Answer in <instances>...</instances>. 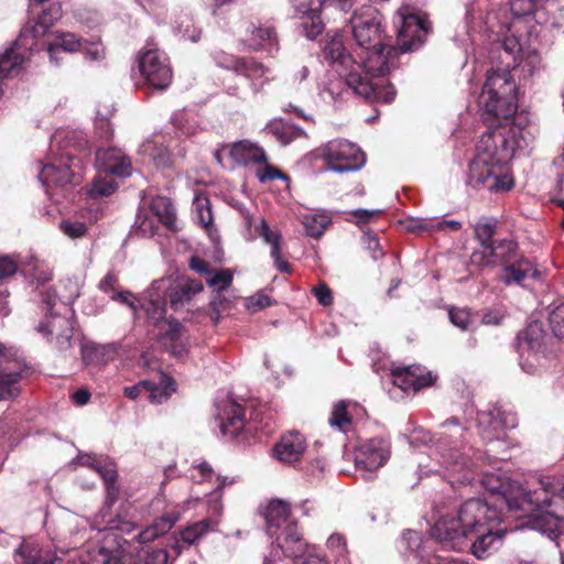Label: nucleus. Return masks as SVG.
I'll list each match as a JSON object with an SVG mask.
<instances>
[{
	"mask_svg": "<svg viewBox=\"0 0 564 564\" xmlns=\"http://www.w3.org/2000/svg\"><path fill=\"white\" fill-rule=\"evenodd\" d=\"M402 542L411 552H416L422 544V538L417 531L408 530L402 535Z\"/></svg>",
	"mask_w": 564,
	"mask_h": 564,
	"instance_id": "338daca9",
	"label": "nucleus"
},
{
	"mask_svg": "<svg viewBox=\"0 0 564 564\" xmlns=\"http://www.w3.org/2000/svg\"><path fill=\"white\" fill-rule=\"evenodd\" d=\"M306 448L305 438L299 432H290L274 446L275 457L286 464L297 462Z\"/></svg>",
	"mask_w": 564,
	"mask_h": 564,
	"instance_id": "393cba45",
	"label": "nucleus"
},
{
	"mask_svg": "<svg viewBox=\"0 0 564 564\" xmlns=\"http://www.w3.org/2000/svg\"><path fill=\"white\" fill-rule=\"evenodd\" d=\"M174 391V379L164 373H161L159 383H154L149 380V387H147L150 402L156 404L165 402Z\"/></svg>",
	"mask_w": 564,
	"mask_h": 564,
	"instance_id": "e433bc0d",
	"label": "nucleus"
},
{
	"mask_svg": "<svg viewBox=\"0 0 564 564\" xmlns=\"http://www.w3.org/2000/svg\"><path fill=\"white\" fill-rule=\"evenodd\" d=\"M218 420L221 433L236 437L246 424L245 410L240 404L227 401L218 414Z\"/></svg>",
	"mask_w": 564,
	"mask_h": 564,
	"instance_id": "b1692460",
	"label": "nucleus"
},
{
	"mask_svg": "<svg viewBox=\"0 0 564 564\" xmlns=\"http://www.w3.org/2000/svg\"><path fill=\"white\" fill-rule=\"evenodd\" d=\"M392 383L403 391H417L431 386L434 378L420 366L398 367L391 370Z\"/></svg>",
	"mask_w": 564,
	"mask_h": 564,
	"instance_id": "412c9836",
	"label": "nucleus"
},
{
	"mask_svg": "<svg viewBox=\"0 0 564 564\" xmlns=\"http://www.w3.org/2000/svg\"><path fill=\"white\" fill-rule=\"evenodd\" d=\"M227 68L242 75L250 82L253 93H260L264 85L269 83V68L261 62L251 56H231L228 58Z\"/></svg>",
	"mask_w": 564,
	"mask_h": 564,
	"instance_id": "dca6fc26",
	"label": "nucleus"
},
{
	"mask_svg": "<svg viewBox=\"0 0 564 564\" xmlns=\"http://www.w3.org/2000/svg\"><path fill=\"white\" fill-rule=\"evenodd\" d=\"M70 286L68 294L62 296L56 294L52 288L40 292L42 304L45 305V318L36 326V332L47 339L55 338L59 348L69 345L73 337V325L70 315H73V303L78 297V286L72 281L67 282Z\"/></svg>",
	"mask_w": 564,
	"mask_h": 564,
	"instance_id": "423d86ee",
	"label": "nucleus"
},
{
	"mask_svg": "<svg viewBox=\"0 0 564 564\" xmlns=\"http://www.w3.org/2000/svg\"><path fill=\"white\" fill-rule=\"evenodd\" d=\"M189 268L195 271L196 273H198L199 275L204 276L205 280L207 279V276L210 274V272L213 271V267L210 265L209 262H207L206 260L197 257V256H194L189 259V263H188Z\"/></svg>",
	"mask_w": 564,
	"mask_h": 564,
	"instance_id": "e2e57ef3",
	"label": "nucleus"
},
{
	"mask_svg": "<svg viewBox=\"0 0 564 564\" xmlns=\"http://www.w3.org/2000/svg\"><path fill=\"white\" fill-rule=\"evenodd\" d=\"M62 17V7L59 4H52L50 8L39 17L36 23L31 28H24L20 33V39L31 37L32 40L44 35L47 30Z\"/></svg>",
	"mask_w": 564,
	"mask_h": 564,
	"instance_id": "2f4dec72",
	"label": "nucleus"
},
{
	"mask_svg": "<svg viewBox=\"0 0 564 564\" xmlns=\"http://www.w3.org/2000/svg\"><path fill=\"white\" fill-rule=\"evenodd\" d=\"M506 315L507 312L502 307L489 308L482 314L481 323L488 326H498L503 322Z\"/></svg>",
	"mask_w": 564,
	"mask_h": 564,
	"instance_id": "bf43d9fd",
	"label": "nucleus"
},
{
	"mask_svg": "<svg viewBox=\"0 0 564 564\" xmlns=\"http://www.w3.org/2000/svg\"><path fill=\"white\" fill-rule=\"evenodd\" d=\"M96 162L101 173L119 177H127L132 171L130 159L116 148L98 150Z\"/></svg>",
	"mask_w": 564,
	"mask_h": 564,
	"instance_id": "4be33fe9",
	"label": "nucleus"
},
{
	"mask_svg": "<svg viewBox=\"0 0 564 564\" xmlns=\"http://www.w3.org/2000/svg\"><path fill=\"white\" fill-rule=\"evenodd\" d=\"M496 224L495 219H481L475 225L476 238L480 241L481 248L486 250H489L496 243L492 240L496 234Z\"/></svg>",
	"mask_w": 564,
	"mask_h": 564,
	"instance_id": "de8ad7c7",
	"label": "nucleus"
},
{
	"mask_svg": "<svg viewBox=\"0 0 564 564\" xmlns=\"http://www.w3.org/2000/svg\"><path fill=\"white\" fill-rule=\"evenodd\" d=\"M169 288V280L161 279L152 282L140 300L139 308L154 323L161 322L165 315V295Z\"/></svg>",
	"mask_w": 564,
	"mask_h": 564,
	"instance_id": "6ab92c4d",
	"label": "nucleus"
},
{
	"mask_svg": "<svg viewBox=\"0 0 564 564\" xmlns=\"http://www.w3.org/2000/svg\"><path fill=\"white\" fill-rule=\"evenodd\" d=\"M478 421L481 436L487 441L498 440L502 431L514 429L518 425L516 413L500 405H495L490 410L479 413Z\"/></svg>",
	"mask_w": 564,
	"mask_h": 564,
	"instance_id": "4468645a",
	"label": "nucleus"
},
{
	"mask_svg": "<svg viewBox=\"0 0 564 564\" xmlns=\"http://www.w3.org/2000/svg\"><path fill=\"white\" fill-rule=\"evenodd\" d=\"M296 15L303 20L302 28L305 35L313 40L323 31L321 10L323 0H291Z\"/></svg>",
	"mask_w": 564,
	"mask_h": 564,
	"instance_id": "aec40b11",
	"label": "nucleus"
},
{
	"mask_svg": "<svg viewBox=\"0 0 564 564\" xmlns=\"http://www.w3.org/2000/svg\"><path fill=\"white\" fill-rule=\"evenodd\" d=\"M218 522L207 518L188 524L182 532L181 539L184 543L193 545L200 541L207 533L217 529Z\"/></svg>",
	"mask_w": 564,
	"mask_h": 564,
	"instance_id": "c9c22d12",
	"label": "nucleus"
},
{
	"mask_svg": "<svg viewBox=\"0 0 564 564\" xmlns=\"http://www.w3.org/2000/svg\"><path fill=\"white\" fill-rule=\"evenodd\" d=\"M167 553L164 550H155L149 553L143 560H140L135 564H166Z\"/></svg>",
	"mask_w": 564,
	"mask_h": 564,
	"instance_id": "774afa93",
	"label": "nucleus"
},
{
	"mask_svg": "<svg viewBox=\"0 0 564 564\" xmlns=\"http://www.w3.org/2000/svg\"><path fill=\"white\" fill-rule=\"evenodd\" d=\"M327 547L336 557H345L347 554V543L344 535L339 533L332 534L327 540Z\"/></svg>",
	"mask_w": 564,
	"mask_h": 564,
	"instance_id": "13d9d810",
	"label": "nucleus"
},
{
	"mask_svg": "<svg viewBox=\"0 0 564 564\" xmlns=\"http://www.w3.org/2000/svg\"><path fill=\"white\" fill-rule=\"evenodd\" d=\"M83 43L73 33H62L55 43L48 45L50 58L57 59L56 54L62 50L63 52H77L82 50Z\"/></svg>",
	"mask_w": 564,
	"mask_h": 564,
	"instance_id": "79ce46f5",
	"label": "nucleus"
},
{
	"mask_svg": "<svg viewBox=\"0 0 564 564\" xmlns=\"http://www.w3.org/2000/svg\"><path fill=\"white\" fill-rule=\"evenodd\" d=\"M528 145L523 129L516 124H498L484 133L477 144L476 159L469 165L468 183L476 188L500 192L513 186L503 172L517 150Z\"/></svg>",
	"mask_w": 564,
	"mask_h": 564,
	"instance_id": "20e7f679",
	"label": "nucleus"
},
{
	"mask_svg": "<svg viewBox=\"0 0 564 564\" xmlns=\"http://www.w3.org/2000/svg\"><path fill=\"white\" fill-rule=\"evenodd\" d=\"M544 339L545 333L539 322L529 324L517 336L520 366L525 372L533 373L536 371L540 358L544 354Z\"/></svg>",
	"mask_w": 564,
	"mask_h": 564,
	"instance_id": "9b49d317",
	"label": "nucleus"
},
{
	"mask_svg": "<svg viewBox=\"0 0 564 564\" xmlns=\"http://www.w3.org/2000/svg\"><path fill=\"white\" fill-rule=\"evenodd\" d=\"M169 302L174 311H178L188 305L192 300L203 292L204 285L200 281L185 279L174 286H169Z\"/></svg>",
	"mask_w": 564,
	"mask_h": 564,
	"instance_id": "a878e982",
	"label": "nucleus"
},
{
	"mask_svg": "<svg viewBox=\"0 0 564 564\" xmlns=\"http://www.w3.org/2000/svg\"><path fill=\"white\" fill-rule=\"evenodd\" d=\"M138 67L144 82L158 90L166 89L172 83L173 72L167 55L150 48L140 54Z\"/></svg>",
	"mask_w": 564,
	"mask_h": 564,
	"instance_id": "9d476101",
	"label": "nucleus"
},
{
	"mask_svg": "<svg viewBox=\"0 0 564 564\" xmlns=\"http://www.w3.org/2000/svg\"><path fill=\"white\" fill-rule=\"evenodd\" d=\"M212 318L218 322L221 317V313L230 308V301L224 297L220 293H217L210 301Z\"/></svg>",
	"mask_w": 564,
	"mask_h": 564,
	"instance_id": "052dcab7",
	"label": "nucleus"
},
{
	"mask_svg": "<svg viewBox=\"0 0 564 564\" xmlns=\"http://www.w3.org/2000/svg\"><path fill=\"white\" fill-rule=\"evenodd\" d=\"M479 480L489 492L482 501L500 510L506 506L510 511H521L529 519L532 529L555 541L564 534V480L545 477L539 488L527 491L517 481L500 475L479 470ZM481 500V498H479Z\"/></svg>",
	"mask_w": 564,
	"mask_h": 564,
	"instance_id": "f03ea898",
	"label": "nucleus"
},
{
	"mask_svg": "<svg viewBox=\"0 0 564 564\" xmlns=\"http://www.w3.org/2000/svg\"><path fill=\"white\" fill-rule=\"evenodd\" d=\"M451 322L462 330H468L474 325L473 315L467 308L453 307L448 312Z\"/></svg>",
	"mask_w": 564,
	"mask_h": 564,
	"instance_id": "3c124183",
	"label": "nucleus"
},
{
	"mask_svg": "<svg viewBox=\"0 0 564 564\" xmlns=\"http://www.w3.org/2000/svg\"><path fill=\"white\" fill-rule=\"evenodd\" d=\"M232 280L234 275L229 269H213L206 279V284L214 292L220 293L231 285Z\"/></svg>",
	"mask_w": 564,
	"mask_h": 564,
	"instance_id": "a18cd8bd",
	"label": "nucleus"
},
{
	"mask_svg": "<svg viewBox=\"0 0 564 564\" xmlns=\"http://www.w3.org/2000/svg\"><path fill=\"white\" fill-rule=\"evenodd\" d=\"M330 224V218L326 215H312L304 218L303 225L307 236L319 238Z\"/></svg>",
	"mask_w": 564,
	"mask_h": 564,
	"instance_id": "09e8293b",
	"label": "nucleus"
},
{
	"mask_svg": "<svg viewBox=\"0 0 564 564\" xmlns=\"http://www.w3.org/2000/svg\"><path fill=\"white\" fill-rule=\"evenodd\" d=\"M360 74L352 70L347 75L346 83L357 95L365 99H373L379 102L390 104L395 97V89L392 85L379 86L373 82V77H382L373 73Z\"/></svg>",
	"mask_w": 564,
	"mask_h": 564,
	"instance_id": "ddd939ff",
	"label": "nucleus"
},
{
	"mask_svg": "<svg viewBox=\"0 0 564 564\" xmlns=\"http://www.w3.org/2000/svg\"><path fill=\"white\" fill-rule=\"evenodd\" d=\"M21 265L24 273L29 274L40 284H44L52 280L53 274L47 264L33 256L26 257L25 260L21 261Z\"/></svg>",
	"mask_w": 564,
	"mask_h": 564,
	"instance_id": "58836bf2",
	"label": "nucleus"
},
{
	"mask_svg": "<svg viewBox=\"0 0 564 564\" xmlns=\"http://www.w3.org/2000/svg\"><path fill=\"white\" fill-rule=\"evenodd\" d=\"M322 155L327 169L337 173L357 171L366 163L365 153L356 144L343 139L326 143Z\"/></svg>",
	"mask_w": 564,
	"mask_h": 564,
	"instance_id": "1a4fd4ad",
	"label": "nucleus"
},
{
	"mask_svg": "<svg viewBox=\"0 0 564 564\" xmlns=\"http://www.w3.org/2000/svg\"><path fill=\"white\" fill-rule=\"evenodd\" d=\"M95 470L101 476V478L107 484L108 496L112 500L116 495V488L113 485L117 479V470L115 463L109 460L108 458L101 457L98 465H96Z\"/></svg>",
	"mask_w": 564,
	"mask_h": 564,
	"instance_id": "49530a36",
	"label": "nucleus"
},
{
	"mask_svg": "<svg viewBox=\"0 0 564 564\" xmlns=\"http://www.w3.org/2000/svg\"><path fill=\"white\" fill-rule=\"evenodd\" d=\"M20 378L21 367L17 362H13L12 366L0 368V401L18 394L17 383Z\"/></svg>",
	"mask_w": 564,
	"mask_h": 564,
	"instance_id": "f704fd0d",
	"label": "nucleus"
},
{
	"mask_svg": "<svg viewBox=\"0 0 564 564\" xmlns=\"http://www.w3.org/2000/svg\"><path fill=\"white\" fill-rule=\"evenodd\" d=\"M391 454L390 442L383 437L370 438L362 442L355 454V465L359 471L365 473L366 480L373 478V473L382 467Z\"/></svg>",
	"mask_w": 564,
	"mask_h": 564,
	"instance_id": "f8f14e48",
	"label": "nucleus"
},
{
	"mask_svg": "<svg viewBox=\"0 0 564 564\" xmlns=\"http://www.w3.org/2000/svg\"><path fill=\"white\" fill-rule=\"evenodd\" d=\"M18 270V261L9 256H0V280L13 275Z\"/></svg>",
	"mask_w": 564,
	"mask_h": 564,
	"instance_id": "0e129e2a",
	"label": "nucleus"
},
{
	"mask_svg": "<svg viewBox=\"0 0 564 564\" xmlns=\"http://www.w3.org/2000/svg\"><path fill=\"white\" fill-rule=\"evenodd\" d=\"M196 219L206 230L213 227V213L210 202L204 194H197L193 200Z\"/></svg>",
	"mask_w": 564,
	"mask_h": 564,
	"instance_id": "37998d69",
	"label": "nucleus"
},
{
	"mask_svg": "<svg viewBox=\"0 0 564 564\" xmlns=\"http://www.w3.org/2000/svg\"><path fill=\"white\" fill-rule=\"evenodd\" d=\"M489 251L494 252L498 264H508L518 260V245L513 240L503 239L496 242Z\"/></svg>",
	"mask_w": 564,
	"mask_h": 564,
	"instance_id": "ea45409f",
	"label": "nucleus"
},
{
	"mask_svg": "<svg viewBox=\"0 0 564 564\" xmlns=\"http://www.w3.org/2000/svg\"><path fill=\"white\" fill-rule=\"evenodd\" d=\"M258 178L261 183H265L268 181L272 180H283V181H290V177L275 169L272 165L267 164L264 169L258 173Z\"/></svg>",
	"mask_w": 564,
	"mask_h": 564,
	"instance_id": "680f3d73",
	"label": "nucleus"
},
{
	"mask_svg": "<svg viewBox=\"0 0 564 564\" xmlns=\"http://www.w3.org/2000/svg\"><path fill=\"white\" fill-rule=\"evenodd\" d=\"M229 154L231 159L240 165L249 163H265L267 155L264 150L250 140H241L232 143Z\"/></svg>",
	"mask_w": 564,
	"mask_h": 564,
	"instance_id": "cd10ccee",
	"label": "nucleus"
},
{
	"mask_svg": "<svg viewBox=\"0 0 564 564\" xmlns=\"http://www.w3.org/2000/svg\"><path fill=\"white\" fill-rule=\"evenodd\" d=\"M263 131L272 135L282 145H286L305 134L302 128L278 118L269 121Z\"/></svg>",
	"mask_w": 564,
	"mask_h": 564,
	"instance_id": "7c9ffc66",
	"label": "nucleus"
},
{
	"mask_svg": "<svg viewBox=\"0 0 564 564\" xmlns=\"http://www.w3.org/2000/svg\"><path fill=\"white\" fill-rule=\"evenodd\" d=\"M470 262L473 265L479 268L497 265V259L494 257V252L485 248L475 250L470 256Z\"/></svg>",
	"mask_w": 564,
	"mask_h": 564,
	"instance_id": "4d7b16f0",
	"label": "nucleus"
},
{
	"mask_svg": "<svg viewBox=\"0 0 564 564\" xmlns=\"http://www.w3.org/2000/svg\"><path fill=\"white\" fill-rule=\"evenodd\" d=\"M539 271L533 264L520 257L518 260L506 264L502 269L500 279L505 284L521 283L527 278H536Z\"/></svg>",
	"mask_w": 564,
	"mask_h": 564,
	"instance_id": "c85d7f7f",
	"label": "nucleus"
},
{
	"mask_svg": "<svg viewBox=\"0 0 564 564\" xmlns=\"http://www.w3.org/2000/svg\"><path fill=\"white\" fill-rule=\"evenodd\" d=\"M164 324L166 328L161 338L163 346L172 356L182 358L187 351V337L183 325L177 321H169Z\"/></svg>",
	"mask_w": 564,
	"mask_h": 564,
	"instance_id": "bb28decb",
	"label": "nucleus"
},
{
	"mask_svg": "<svg viewBox=\"0 0 564 564\" xmlns=\"http://www.w3.org/2000/svg\"><path fill=\"white\" fill-rule=\"evenodd\" d=\"M351 403L349 401L340 400L333 406L330 417L328 420L332 427L337 429L340 432H346L351 424V416L348 412V406Z\"/></svg>",
	"mask_w": 564,
	"mask_h": 564,
	"instance_id": "a19ab883",
	"label": "nucleus"
},
{
	"mask_svg": "<svg viewBox=\"0 0 564 564\" xmlns=\"http://www.w3.org/2000/svg\"><path fill=\"white\" fill-rule=\"evenodd\" d=\"M115 175L101 173L95 177L90 195L91 196H108L112 194L117 188V183L113 180Z\"/></svg>",
	"mask_w": 564,
	"mask_h": 564,
	"instance_id": "8fccbe9b",
	"label": "nucleus"
},
{
	"mask_svg": "<svg viewBox=\"0 0 564 564\" xmlns=\"http://www.w3.org/2000/svg\"><path fill=\"white\" fill-rule=\"evenodd\" d=\"M23 40L19 39L18 42L0 54V82L7 77L17 76L20 73L24 57L17 50L22 46Z\"/></svg>",
	"mask_w": 564,
	"mask_h": 564,
	"instance_id": "473e14b6",
	"label": "nucleus"
},
{
	"mask_svg": "<svg viewBox=\"0 0 564 564\" xmlns=\"http://www.w3.org/2000/svg\"><path fill=\"white\" fill-rule=\"evenodd\" d=\"M267 533L275 538L276 546L288 557L295 560L306 552V543L297 530V523L290 519V505L281 499L271 500L263 510Z\"/></svg>",
	"mask_w": 564,
	"mask_h": 564,
	"instance_id": "6e6552de",
	"label": "nucleus"
},
{
	"mask_svg": "<svg viewBox=\"0 0 564 564\" xmlns=\"http://www.w3.org/2000/svg\"><path fill=\"white\" fill-rule=\"evenodd\" d=\"M506 532L500 510L480 499H469L460 506L456 517L440 518L431 535L444 549L453 551L465 549L468 538L476 535L470 551L478 560H484L499 549Z\"/></svg>",
	"mask_w": 564,
	"mask_h": 564,
	"instance_id": "7ed1b4c3",
	"label": "nucleus"
},
{
	"mask_svg": "<svg viewBox=\"0 0 564 564\" xmlns=\"http://www.w3.org/2000/svg\"><path fill=\"white\" fill-rule=\"evenodd\" d=\"M511 63L505 62L503 67L488 70L487 78L479 96L484 120L489 126L495 120L508 121L517 111V86L511 75Z\"/></svg>",
	"mask_w": 564,
	"mask_h": 564,
	"instance_id": "39448f33",
	"label": "nucleus"
},
{
	"mask_svg": "<svg viewBox=\"0 0 564 564\" xmlns=\"http://www.w3.org/2000/svg\"><path fill=\"white\" fill-rule=\"evenodd\" d=\"M542 0H509L510 10L514 17H528L532 14Z\"/></svg>",
	"mask_w": 564,
	"mask_h": 564,
	"instance_id": "864d4df0",
	"label": "nucleus"
},
{
	"mask_svg": "<svg viewBox=\"0 0 564 564\" xmlns=\"http://www.w3.org/2000/svg\"><path fill=\"white\" fill-rule=\"evenodd\" d=\"M362 241L366 245L367 250L370 253V257L377 261L384 256V252L379 243L377 235L370 231H366L362 236Z\"/></svg>",
	"mask_w": 564,
	"mask_h": 564,
	"instance_id": "6e6d98bb",
	"label": "nucleus"
},
{
	"mask_svg": "<svg viewBox=\"0 0 564 564\" xmlns=\"http://www.w3.org/2000/svg\"><path fill=\"white\" fill-rule=\"evenodd\" d=\"M399 25L397 46L384 43L382 17L371 6H364L354 12L350 26L357 46L364 51L359 55L360 65L367 73L387 75L398 66L399 53H409L417 50L425 41L430 31L429 22L410 7L400 8L394 18Z\"/></svg>",
	"mask_w": 564,
	"mask_h": 564,
	"instance_id": "f257e3e1",
	"label": "nucleus"
},
{
	"mask_svg": "<svg viewBox=\"0 0 564 564\" xmlns=\"http://www.w3.org/2000/svg\"><path fill=\"white\" fill-rule=\"evenodd\" d=\"M151 210L167 228L173 229L176 220L175 209L167 197L156 196L151 202Z\"/></svg>",
	"mask_w": 564,
	"mask_h": 564,
	"instance_id": "4c0bfd02",
	"label": "nucleus"
},
{
	"mask_svg": "<svg viewBox=\"0 0 564 564\" xmlns=\"http://www.w3.org/2000/svg\"><path fill=\"white\" fill-rule=\"evenodd\" d=\"M257 231L259 232V236L264 240V242L271 246V257L278 270L283 273H290V263L282 260L281 258V234L279 231L271 230L264 219L261 220Z\"/></svg>",
	"mask_w": 564,
	"mask_h": 564,
	"instance_id": "c756f323",
	"label": "nucleus"
},
{
	"mask_svg": "<svg viewBox=\"0 0 564 564\" xmlns=\"http://www.w3.org/2000/svg\"><path fill=\"white\" fill-rule=\"evenodd\" d=\"M324 56L330 63H338L339 65H346L350 61V55L348 54L346 47L341 39L335 37L329 41L324 47Z\"/></svg>",
	"mask_w": 564,
	"mask_h": 564,
	"instance_id": "c03bdc74",
	"label": "nucleus"
},
{
	"mask_svg": "<svg viewBox=\"0 0 564 564\" xmlns=\"http://www.w3.org/2000/svg\"><path fill=\"white\" fill-rule=\"evenodd\" d=\"M72 158L73 153L66 151L61 154L58 163H47L42 167L39 178L45 186L47 195L54 196L55 189H64L67 185L75 182V173L72 172L70 165L63 161L64 159L70 161Z\"/></svg>",
	"mask_w": 564,
	"mask_h": 564,
	"instance_id": "2eb2a0df",
	"label": "nucleus"
},
{
	"mask_svg": "<svg viewBox=\"0 0 564 564\" xmlns=\"http://www.w3.org/2000/svg\"><path fill=\"white\" fill-rule=\"evenodd\" d=\"M550 326L553 334L564 339V303L557 305L550 314Z\"/></svg>",
	"mask_w": 564,
	"mask_h": 564,
	"instance_id": "5fc2aeb1",
	"label": "nucleus"
},
{
	"mask_svg": "<svg viewBox=\"0 0 564 564\" xmlns=\"http://www.w3.org/2000/svg\"><path fill=\"white\" fill-rule=\"evenodd\" d=\"M177 520L178 516L173 512L162 516L138 534V541L149 543L158 539L169 532Z\"/></svg>",
	"mask_w": 564,
	"mask_h": 564,
	"instance_id": "72a5a7b5",
	"label": "nucleus"
},
{
	"mask_svg": "<svg viewBox=\"0 0 564 564\" xmlns=\"http://www.w3.org/2000/svg\"><path fill=\"white\" fill-rule=\"evenodd\" d=\"M271 304V299L267 294L258 293L248 299L247 307L252 312H257L270 306Z\"/></svg>",
	"mask_w": 564,
	"mask_h": 564,
	"instance_id": "69168bd1",
	"label": "nucleus"
},
{
	"mask_svg": "<svg viewBox=\"0 0 564 564\" xmlns=\"http://www.w3.org/2000/svg\"><path fill=\"white\" fill-rule=\"evenodd\" d=\"M245 45L254 52L274 54L279 51V36L275 28L265 23H250L243 37Z\"/></svg>",
	"mask_w": 564,
	"mask_h": 564,
	"instance_id": "a211bd4d",
	"label": "nucleus"
},
{
	"mask_svg": "<svg viewBox=\"0 0 564 564\" xmlns=\"http://www.w3.org/2000/svg\"><path fill=\"white\" fill-rule=\"evenodd\" d=\"M15 564H65V558L33 539H23L13 552Z\"/></svg>",
	"mask_w": 564,
	"mask_h": 564,
	"instance_id": "f3484780",
	"label": "nucleus"
},
{
	"mask_svg": "<svg viewBox=\"0 0 564 564\" xmlns=\"http://www.w3.org/2000/svg\"><path fill=\"white\" fill-rule=\"evenodd\" d=\"M444 432L437 441L432 455L436 456L438 463L444 467L443 477L454 488L456 485H466L475 480L476 470L480 468L479 464L468 460L466 454H462L457 446V441L453 437L462 435L463 427L456 419H451L442 424Z\"/></svg>",
	"mask_w": 564,
	"mask_h": 564,
	"instance_id": "0eeeda50",
	"label": "nucleus"
},
{
	"mask_svg": "<svg viewBox=\"0 0 564 564\" xmlns=\"http://www.w3.org/2000/svg\"><path fill=\"white\" fill-rule=\"evenodd\" d=\"M497 14L494 12L488 13L486 24L488 30L492 33H496L499 36V48L503 51L506 54V62L511 63V67H516L518 65V57L520 53H522L521 45L517 37L514 36H505V31L510 30V24L508 22L497 23Z\"/></svg>",
	"mask_w": 564,
	"mask_h": 564,
	"instance_id": "5701e85b",
	"label": "nucleus"
},
{
	"mask_svg": "<svg viewBox=\"0 0 564 564\" xmlns=\"http://www.w3.org/2000/svg\"><path fill=\"white\" fill-rule=\"evenodd\" d=\"M61 231L72 239L82 238L87 234V225L79 220L64 219L59 223Z\"/></svg>",
	"mask_w": 564,
	"mask_h": 564,
	"instance_id": "603ef678",
	"label": "nucleus"
}]
</instances>
